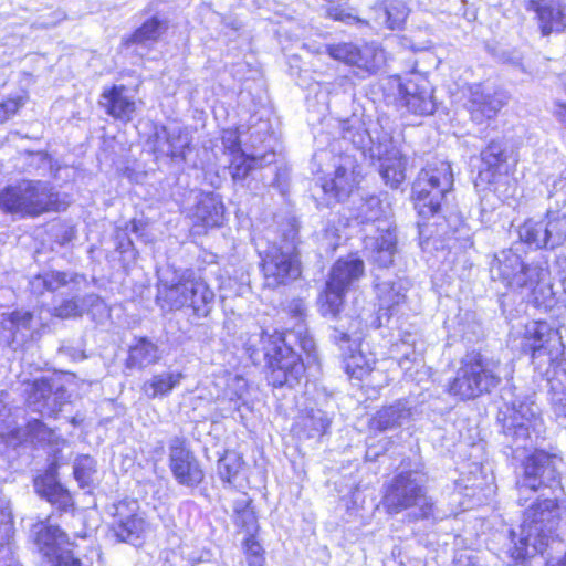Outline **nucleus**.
Instances as JSON below:
<instances>
[{"label": "nucleus", "instance_id": "nucleus-1", "mask_svg": "<svg viewBox=\"0 0 566 566\" xmlns=\"http://www.w3.org/2000/svg\"><path fill=\"white\" fill-rule=\"evenodd\" d=\"M559 497L547 492L545 496L539 494L536 502L525 511L520 534L511 532L513 546L509 552L513 559L524 560L537 554L543 556L549 543L560 546L553 537L564 512Z\"/></svg>", "mask_w": 566, "mask_h": 566}, {"label": "nucleus", "instance_id": "nucleus-2", "mask_svg": "<svg viewBox=\"0 0 566 566\" xmlns=\"http://www.w3.org/2000/svg\"><path fill=\"white\" fill-rule=\"evenodd\" d=\"M280 343L279 337L255 326L245 334L243 346L253 364H266L269 381L273 386L294 387L304 376L305 367L297 353Z\"/></svg>", "mask_w": 566, "mask_h": 566}, {"label": "nucleus", "instance_id": "nucleus-3", "mask_svg": "<svg viewBox=\"0 0 566 566\" xmlns=\"http://www.w3.org/2000/svg\"><path fill=\"white\" fill-rule=\"evenodd\" d=\"M382 505L390 515L406 512L409 522L440 518L436 514L434 502L427 494L416 472H401L387 484Z\"/></svg>", "mask_w": 566, "mask_h": 566}, {"label": "nucleus", "instance_id": "nucleus-4", "mask_svg": "<svg viewBox=\"0 0 566 566\" xmlns=\"http://www.w3.org/2000/svg\"><path fill=\"white\" fill-rule=\"evenodd\" d=\"M500 361L479 352H471L460 360L453 379L448 384V392L460 400L475 399L489 394L501 382Z\"/></svg>", "mask_w": 566, "mask_h": 566}, {"label": "nucleus", "instance_id": "nucleus-5", "mask_svg": "<svg viewBox=\"0 0 566 566\" xmlns=\"http://www.w3.org/2000/svg\"><path fill=\"white\" fill-rule=\"evenodd\" d=\"M0 208L20 218H34L57 210V193L49 182L24 179L0 191Z\"/></svg>", "mask_w": 566, "mask_h": 566}, {"label": "nucleus", "instance_id": "nucleus-6", "mask_svg": "<svg viewBox=\"0 0 566 566\" xmlns=\"http://www.w3.org/2000/svg\"><path fill=\"white\" fill-rule=\"evenodd\" d=\"M157 301L163 308H190L197 317H207L214 303V292L205 280L192 272L182 273L176 282H161Z\"/></svg>", "mask_w": 566, "mask_h": 566}, {"label": "nucleus", "instance_id": "nucleus-7", "mask_svg": "<svg viewBox=\"0 0 566 566\" xmlns=\"http://www.w3.org/2000/svg\"><path fill=\"white\" fill-rule=\"evenodd\" d=\"M453 188V171L444 160H434L418 174L412 185L415 208L422 218L437 214Z\"/></svg>", "mask_w": 566, "mask_h": 566}, {"label": "nucleus", "instance_id": "nucleus-8", "mask_svg": "<svg viewBox=\"0 0 566 566\" xmlns=\"http://www.w3.org/2000/svg\"><path fill=\"white\" fill-rule=\"evenodd\" d=\"M490 275L495 282L518 292L532 293L543 280L544 270L538 264L525 263L513 249L496 252L490 262Z\"/></svg>", "mask_w": 566, "mask_h": 566}, {"label": "nucleus", "instance_id": "nucleus-9", "mask_svg": "<svg viewBox=\"0 0 566 566\" xmlns=\"http://www.w3.org/2000/svg\"><path fill=\"white\" fill-rule=\"evenodd\" d=\"M560 459L556 454L547 453L543 450H536L528 455L524 462V475L518 482V490L539 491L541 496L546 492L552 495H562L563 489L558 478L557 467Z\"/></svg>", "mask_w": 566, "mask_h": 566}, {"label": "nucleus", "instance_id": "nucleus-10", "mask_svg": "<svg viewBox=\"0 0 566 566\" xmlns=\"http://www.w3.org/2000/svg\"><path fill=\"white\" fill-rule=\"evenodd\" d=\"M264 285L276 289L296 280L301 274L296 248L292 244H273L262 256Z\"/></svg>", "mask_w": 566, "mask_h": 566}, {"label": "nucleus", "instance_id": "nucleus-11", "mask_svg": "<svg viewBox=\"0 0 566 566\" xmlns=\"http://www.w3.org/2000/svg\"><path fill=\"white\" fill-rule=\"evenodd\" d=\"M149 530L150 524L136 500H123L114 505L112 532L119 542L138 545Z\"/></svg>", "mask_w": 566, "mask_h": 566}, {"label": "nucleus", "instance_id": "nucleus-12", "mask_svg": "<svg viewBox=\"0 0 566 566\" xmlns=\"http://www.w3.org/2000/svg\"><path fill=\"white\" fill-rule=\"evenodd\" d=\"M28 406L35 412L46 416L57 413L67 402L69 394L60 378H39L27 384Z\"/></svg>", "mask_w": 566, "mask_h": 566}, {"label": "nucleus", "instance_id": "nucleus-13", "mask_svg": "<svg viewBox=\"0 0 566 566\" xmlns=\"http://www.w3.org/2000/svg\"><path fill=\"white\" fill-rule=\"evenodd\" d=\"M325 51L332 59L369 74L377 72L386 59L384 50L375 44L359 46L350 42H343L326 45Z\"/></svg>", "mask_w": 566, "mask_h": 566}, {"label": "nucleus", "instance_id": "nucleus-14", "mask_svg": "<svg viewBox=\"0 0 566 566\" xmlns=\"http://www.w3.org/2000/svg\"><path fill=\"white\" fill-rule=\"evenodd\" d=\"M398 88L399 101L410 112L418 115H430L436 109L432 87L429 81L419 73H412L406 80H394Z\"/></svg>", "mask_w": 566, "mask_h": 566}, {"label": "nucleus", "instance_id": "nucleus-15", "mask_svg": "<svg viewBox=\"0 0 566 566\" xmlns=\"http://www.w3.org/2000/svg\"><path fill=\"white\" fill-rule=\"evenodd\" d=\"M36 545L43 555L44 566H81L70 549L67 535L54 525H41L36 532Z\"/></svg>", "mask_w": 566, "mask_h": 566}, {"label": "nucleus", "instance_id": "nucleus-16", "mask_svg": "<svg viewBox=\"0 0 566 566\" xmlns=\"http://www.w3.org/2000/svg\"><path fill=\"white\" fill-rule=\"evenodd\" d=\"M509 96L504 91L475 84L469 87V94L464 104L471 119L482 124L494 118L507 103Z\"/></svg>", "mask_w": 566, "mask_h": 566}, {"label": "nucleus", "instance_id": "nucleus-17", "mask_svg": "<svg viewBox=\"0 0 566 566\" xmlns=\"http://www.w3.org/2000/svg\"><path fill=\"white\" fill-rule=\"evenodd\" d=\"M169 468L179 484L196 486L203 480V471L182 438L175 437L169 442Z\"/></svg>", "mask_w": 566, "mask_h": 566}, {"label": "nucleus", "instance_id": "nucleus-18", "mask_svg": "<svg viewBox=\"0 0 566 566\" xmlns=\"http://www.w3.org/2000/svg\"><path fill=\"white\" fill-rule=\"evenodd\" d=\"M369 155L380 161V175L386 185L398 188L405 181L407 159L390 137L385 135L378 145H373Z\"/></svg>", "mask_w": 566, "mask_h": 566}, {"label": "nucleus", "instance_id": "nucleus-19", "mask_svg": "<svg viewBox=\"0 0 566 566\" xmlns=\"http://www.w3.org/2000/svg\"><path fill=\"white\" fill-rule=\"evenodd\" d=\"M559 337L557 332L546 322H532L526 325L522 340V350L532 358L543 355L552 356Z\"/></svg>", "mask_w": 566, "mask_h": 566}, {"label": "nucleus", "instance_id": "nucleus-20", "mask_svg": "<svg viewBox=\"0 0 566 566\" xmlns=\"http://www.w3.org/2000/svg\"><path fill=\"white\" fill-rule=\"evenodd\" d=\"M359 182L357 165L352 156L345 155L336 165L334 177L325 180L322 189L337 201L344 200Z\"/></svg>", "mask_w": 566, "mask_h": 566}, {"label": "nucleus", "instance_id": "nucleus-21", "mask_svg": "<svg viewBox=\"0 0 566 566\" xmlns=\"http://www.w3.org/2000/svg\"><path fill=\"white\" fill-rule=\"evenodd\" d=\"M365 247L371 261L379 268L390 266L397 253V237L392 223L384 221V227H377L376 235L366 237Z\"/></svg>", "mask_w": 566, "mask_h": 566}, {"label": "nucleus", "instance_id": "nucleus-22", "mask_svg": "<svg viewBox=\"0 0 566 566\" xmlns=\"http://www.w3.org/2000/svg\"><path fill=\"white\" fill-rule=\"evenodd\" d=\"M537 413L538 408L534 403L521 402L517 408L513 407L504 420V433L512 437L515 443L527 440L536 424Z\"/></svg>", "mask_w": 566, "mask_h": 566}, {"label": "nucleus", "instance_id": "nucleus-23", "mask_svg": "<svg viewBox=\"0 0 566 566\" xmlns=\"http://www.w3.org/2000/svg\"><path fill=\"white\" fill-rule=\"evenodd\" d=\"M527 9L536 12L543 35L566 28V7L559 0H530Z\"/></svg>", "mask_w": 566, "mask_h": 566}, {"label": "nucleus", "instance_id": "nucleus-24", "mask_svg": "<svg viewBox=\"0 0 566 566\" xmlns=\"http://www.w3.org/2000/svg\"><path fill=\"white\" fill-rule=\"evenodd\" d=\"M101 105L106 113L119 120L128 122L136 112V102L124 85H114L102 94Z\"/></svg>", "mask_w": 566, "mask_h": 566}, {"label": "nucleus", "instance_id": "nucleus-25", "mask_svg": "<svg viewBox=\"0 0 566 566\" xmlns=\"http://www.w3.org/2000/svg\"><path fill=\"white\" fill-rule=\"evenodd\" d=\"M365 271L363 260L354 255L339 259L332 268L329 281L333 286L340 285L346 291L357 282Z\"/></svg>", "mask_w": 566, "mask_h": 566}, {"label": "nucleus", "instance_id": "nucleus-26", "mask_svg": "<svg viewBox=\"0 0 566 566\" xmlns=\"http://www.w3.org/2000/svg\"><path fill=\"white\" fill-rule=\"evenodd\" d=\"M411 417V410L406 402L399 400L384 407L370 420V428L385 431L402 426Z\"/></svg>", "mask_w": 566, "mask_h": 566}, {"label": "nucleus", "instance_id": "nucleus-27", "mask_svg": "<svg viewBox=\"0 0 566 566\" xmlns=\"http://www.w3.org/2000/svg\"><path fill=\"white\" fill-rule=\"evenodd\" d=\"M84 277L71 272L50 271L34 276L30 284L32 292L43 294L45 291L54 292L69 284L78 285Z\"/></svg>", "mask_w": 566, "mask_h": 566}, {"label": "nucleus", "instance_id": "nucleus-28", "mask_svg": "<svg viewBox=\"0 0 566 566\" xmlns=\"http://www.w3.org/2000/svg\"><path fill=\"white\" fill-rule=\"evenodd\" d=\"M483 169L479 172L481 180L492 184L501 167L506 163L505 147L500 142H491L481 153Z\"/></svg>", "mask_w": 566, "mask_h": 566}, {"label": "nucleus", "instance_id": "nucleus-29", "mask_svg": "<svg viewBox=\"0 0 566 566\" xmlns=\"http://www.w3.org/2000/svg\"><path fill=\"white\" fill-rule=\"evenodd\" d=\"M329 423L324 411L312 409L298 417L294 431L300 438L313 439L324 434Z\"/></svg>", "mask_w": 566, "mask_h": 566}, {"label": "nucleus", "instance_id": "nucleus-30", "mask_svg": "<svg viewBox=\"0 0 566 566\" xmlns=\"http://www.w3.org/2000/svg\"><path fill=\"white\" fill-rule=\"evenodd\" d=\"M193 217L203 227H218L223 220V205L213 193H206L198 201Z\"/></svg>", "mask_w": 566, "mask_h": 566}, {"label": "nucleus", "instance_id": "nucleus-31", "mask_svg": "<svg viewBox=\"0 0 566 566\" xmlns=\"http://www.w3.org/2000/svg\"><path fill=\"white\" fill-rule=\"evenodd\" d=\"M251 504L252 500L247 494H241L233 503V521L248 536H255L259 524L254 507Z\"/></svg>", "mask_w": 566, "mask_h": 566}, {"label": "nucleus", "instance_id": "nucleus-32", "mask_svg": "<svg viewBox=\"0 0 566 566\" xmlns=\"http://www.w3.org/2000/svg\"><path fill=\"white\" fill-rule=\"evenodd\" d=\"M378 24H386L390 30L399 29L405 23L409 9L402 0H390L385 6L375 8Z\"/></svg>", "mask_w": 566, "mask_h": 566}, {"label": "nucleus", "instance_id": "nucleus-33", "mask_svg": "<svg viewBox=\"0 0 566 566\" xmlns=\"http://www.w3.org/2000/svg\"><path fill=\"white\" fill-rule=\"evenodd\" d=\"M184 378L181 373H161L154 375L143 386L148 398L155 399L168 395Z\"/></svg>", "mask_w": 566, "mask_h": 566}, {"label": "nucleus", "instance_id": "nucleus-34", "mask_svg": "<svg viewBox=\"0 0 566 566\" xmlns=\"http://www.w3.org/2000/svg\"><path fill=\"white\" fill-rule=\"evenodd\" d=\"M390 208L377 196L365 198L358 208V218L361 223L378 222L377 227H384V221L390 222L388 216Z\"/></svg>", "mask_w": 566, "mask_h": 566}, {"label": "nucleus", "instance_id": "nucleus-35", "mask_svg": "<svg viewBox=\"0 0 566 566\" xmlns=\"http://www.w3.org/2000/svg\"><path fill=\"white\" fill-rule=\"evenodd\" d=\"M546 231L544 218L535 220L530 218L525 220L517 230L522 242L533 249H547Z\"/></svg>", "mask_w": 566, "mask_h": 566}, {"label": "nucleus", "instance_id": "nucleus-36", "mask_svg": "<svg viewBox=\"0 0 566 566\" xmlns=\"http://www.w3.org/2000/svg\"><path fill=\"white\" fill-rule=\"evenodd\" d=\"M377 297L381 308L388 311L392 310L396 305H399L405 301L406 289L401 281L391 282L384 281L375 284Z\"/></svg>", "mask_w": 566, "mask_h": 566}, {"label": "nucleus", "instance_id": "nucleus-37", "mask_svg": "<svg viewBox=\"0 0 566 566\" xmlns=\"http://www.w3.org/2000/svg\"><path fill=\"white\" fill-rule=\"evenodd\" d=\"M547 249H555L566 242V216L548 211L544 217Z\"/></svg>", "mask_w": 566, "mask_h": 566}, {"label": "nucleus", "instance_id": "nucleus-38", "mask_svg": "<svg viewBox=\"0 0 566 566\" xmlns=\"http://www.w3.org/2000/svg\"><path fill=\"white\" fill-rule=\"evenodd\" d=\"M25 436L31 442L42 446H59L64 440L41 420L29 421L25 428Z\"/></svg>", "mask_w": 566, "mask_h": 566}, {"label": "nucleus", "instance_id": "nucleus-39", "mask_svg": "<svg viewBox=\"0 0 566 566\" xmlns=\"http://www.w3.org/2000/svg\"><path fill=\"white\" fill-rule=\"evenodd\" d=\"M346 290L340 285L333 286L332 281L326 282V289L321 296V311L323 315L335 317L342 310Z\"/></svg>", "mask_w": 566, "mask_h": 566}, {"label": "nucleus", "instance_id": "nucleus-40", "mask_svg": "<svg viewBox=\"0 0 566 566\" xmlns=\"http://www.w3.org/2000/svg\"><path fill=\"white\" fill-rule=\"evenodd\" d=\"M158 348L157 346L143 338L132 347L129 353V361L134 366L146 367L155 364L158 360Z\"/></svg>", "mask_w": 566, "mask_h": 566}, {"label": "nucleus", "instance_id": "nucleus-41", "mask_svg": "<svg viewBox=\"0 0 566 566\" xmlns=\"http://www.w3.org/2000/svg\"><path fill=\"white\" fill-rule=\"evenodd\" d=\"M375 358L367 357L360 350L353 353L345 359V370L350 378L364 379L371 374Z\"/></svg>", "mask_w": 566, "mask_h": 566}, {"label": "nucleus", "instance_id": "nucleus-42", "mask_svg": "<svg viewBox=\"0 0 566 566\" xmlns=\"http://www.w3.org/2000/svg\"><path fill=\"white\" fill-rule=\"evenodd\" d=\"M166 22L154 17L143 23L129 39L132 43L146 44L147 42L157 41L160 35L166 31Z\"/></svg>", "mask_w": 566, "mask_h": 566}, {"label": "nucleus", "instance_id": "nucleus-43", "mask_svg": "<svg viewBox=\"0 0 566 566\" xmlns=\"http://www.w3.org/2000/svg\"><path fill=\"white\" fill-rule=\"evenodd\" d=\"M242 459L234 451H226L223 457L218 460V473L226 482H231L242 468Z\"/></svg>", "mask_w": 566, "mask_h": 566}, {"label": "nucleus", "instance_id": "nucleus-44", "mask_svg": "<svg viewBox=\"0 0 566 566\" xmlns=\"http://www.w3.org/2000/svg\"><path fill=\"white\" fill-rule=\"evenodd\" d=\"M33 315L29 311H15L8 314L3 321L2 326L4 329L11 332L13 335L30 331Z\"/></svg>", "mask_w": 566, "mask_h": 566}, {"label": "nucleus", "instance_id": "nucleus-45", "mask_svg": "<svg viewBox=\"0 0 566 566\" xmlns=\"http://www.w3.org/2000/svg\"><path fill=\"white\" fill-rule=\"evenodd\" d=\"M258 159L245 156L243 153H234L230 164L231 176L234 180H243L255 168Z\"/></svg>", "mask_w": 566, "mask_h": 566}, {"label": "nucleus", "instance_id": "nucleus-46", "mask_svg": "<svg viewBox=\"0 0 566 566\" xmlns=\"http://www.w3.org/2000/svg\"><path fill=\"white\" fill-rule=\"evenodd\" d=\"M171 128L160 127L156 128L154 135L151 136L149 143L151 144V149L156 155V158L169 157L171 154L170 145H171Z\"/></svg>", "mask_w": 566, "mask_h": 566}, {"label": "nucleus", "instance_id": "nucleus-47", "mask_svg": "<svg viewBox=\"0 0 566 566\" xmlns=\"http://www.w3.org/2000/svg\"><path fill=\"white\" fill-rule=\"evenodd\" d=\"M96 463L90 455H81L74 462V475L78 483L88 485L96 473Z\"/></svg>", "mask_w": 566, "mask_h": 566}, {"label": "nucleus", "instance_id": "nucleus-48", "mask_svg": "<svg viewBox=\"0 0 566 566\" xmlns=\"http://www.w3.org/2000/svg\"><path fill=\"white\" fill-rule=\"evenodd\" d=\"M171 154L170 159L175 163H181L186 159V150L189 147L190 139L187 133L179 127L171 128Z\"/></svg>", "mask_w": 566, "mask_h": 566}, {"label": "nucleus", "instance_id": "nucleus-49", "mask_svg": "<svg viewBox=\"0 0 566 566\" xmlns=\"http://www.w3.org/2000/svg\"><path fill=\"white\" fill-rule=\"evenodd\" d=\"M344 139L349 140L357 149L363 151H369L373 145H378V142L375 143L361 126L355 129L354 127L344 128Z\"/></svg>", "mask_w": 566, "mask_h": 566}, {"label": "nucleus", "instance_id": "nucleus-50", "mask_svg": "<svg viewBox=\"0 0 566 566\" xmlns=\"http://www.w3.org/2000/svg\"><path fill=\"white\" fill-rule=\"evenodd\" d=\"M247 394V381L239 376L231 378L226 390L228 399L234 403V409L239 410L241 403L244 402Z\"/></svg>", "mask_w": 566, "mask_h": 566}, {"label": "nucleus", "instance_id": "nucleus-51", "mask_svg": "<svg viewBox=\"0 0 566 566\" xmlns=\"http://www.w3.org/2000/svg\"><path fill=\"white\" fill-rule=\"evenodd\" d=\"M245 558L249 566H264V549L261 544L255 541L254 536H248L244 542Z\"/></svg>", "mask_w": 566, "mask_h": 566}, {"label": "nucleus", "instance_id": "nucleus-52", "mask_svg": "<svg viewBox=\"0 0 566 566\" xmlns=\"http://www.w3.org/2000/svg\"><path fill=\"white\" fill-rule=\"evenodd\" d=\"M53 315L63 319L80 317L83 315V306L77 298L64 300L53 308Z\"/></svg>", "mask_w": 566, "mask_h": 566}, {"label": "nucleus", "instance_id": "nucleus-53", "mask_svg": "<svg viewBox=\"0 0 566 566\" xmlns=\"http://www.w3.org/2000/svg\"><path fill=\"white\" fill-rule=\"evenodd\" d=\"M25 101L22 96L8 98L0 103V123L10 119L24 105Z\"/></svg>", "mask_w": 566, "mask_h": 566}, {"label": "nucleus", "instance_id": "nucleus-54", "mask_svg": "<svg viewBox=\"0 0 566 566\" xmlns=\"http://www.w3.org/2000/svg\"><path fill=\"white\" fill-rule=\"evenodd\" d=\"M52 233L60 244H65L75 237L74 228L66 224L52 227Z\"/></svg>", "mask_w": 566, "mask_h": 566}, {"label": "nucleus", "instance_id": "nucleus-55", "mask_svg": "<svg viewBox=\"0 0 566 566\" xmlns=\"http://www.w3.org/2000/svg\"><path fill=\"white\" fill-rule=\"evenodd\" d=\"M48 500L52 503H61L63 505H66L70 501L69 493L62 489L61 485H53L50 486L46 492Z\"/></svg>", "mask_w": 566, "mask_h": 566}, {"label": "nucleus", "instance_id": "nucleus-56", "mask_svg": "<svg viewBox=\"0 0 566 566\" xmlns=\"http://www.w3.org/2000/svg\"><path fill=\"white\" fill-rule=\"evenodd\" d=\"M332 337L336 343H355L359 339L357 331H354L352 327H349L347 331H340L338 328H335Z\"/></svg>", "mask_w": 566, "mask_h": 566}, {"label": "nucleus", "instance_id": "nucleus-57", "mask_svg": "<svg viewBox=\"0 0 566 566\" xmlns=\"http://www.w3.org/2000/svg\"><path fill=\"white\" fill-rule=\"evenodd\" d=\"M11 532V514L4 510L0 511V533H3L1 538H9Z\"/></svg>", "mask_w": 566, "mask_h": 566}, {"label": "nucleus", "instance_id": "nucleus-58", "mask_svg": "<svg viewBox=\"0 0 566 566\" xmlns=\"http://www.w3.org/2000/svg\"><path fill=\"white\" fill-rule=\"evenodd\" d=\"M80 304L83 306V312L87 307H98L103 306V302L101 297L94 293L87 294L80 300Z\"/></svg>", "mask_w": 566, "mask_h": 566}, {"label": "nucleus", "instance_id": "nucleus-59", "mask_svg": "<svg viewBox=\"0 0 566 566\" xmlns=\"http://www.w3.org/2000/svg\"><path fill=\"white\" fill-rule=\"evenodd\" d=\"M551 186L555 192L566 191V168L560 172L559 177L552 180Z\"/></svg>", "mask_w": 566, "mask_h": 566}, {"label": "nucleus", "instance_id": "nucleus-60", "mask_svg": "<svg viewBox=\"0 0 566 566\" xmlns=\"http://www.w3.org/2000/svg\"><path fill=\"white\" fill-rule=\"evenodd\" d=\"M554 114L566 126V102H556Z\"/></svg>", "mask_w": 566, "mask_h": 566}, {"label": "nucleus", "instance_id": "nucleus-61", "mask_svg": "<svg viewBox=\"0 0 566 566\" xmlns=\"http://www.w3.org/2000/svg\"><path fill=\"white\" fill-rule=\"evenodd\" d=\"M328 15L333 18L334 20L338 21H347L350 19H354L350 14L345 13L342 9L334 8L328 10Z\"/></svg>", "mask_w": 566, "mask_h": 566}, {"label": "nucleus", "instance_id": "nucleus-62", "mask_svg": "<svg viewBox=\"0 0 566 566\" xmlns=\"http://www.w3.org/2000/svg\"><path fill=\"white\" fill-rule=\"evenodd\" d=\"M8 398L9 395L7 391H0V417H3L9 412Z\"/></svg>", "mask_w": 566, "mask_h": 566}, {"label": "nucleus", "instance_id": "nucleus-63", "mask_svg": "<svg viewBox=\"0 0 566 566\" xmlns=\"http://www.w3.org/2000/svg\"><path fill=\"white\" fill-rule=\"evenodd\" d=\"M546 566H566V552L562 557H549L546 560Z\"/></svg>", "mask_w": 566, "mask_h": 566}, {"label": "nucleus", "instance_id": "nucleus-64", "mask_svg": "<svg viewBox=\"0 0 566 566\" xmlns=\"http://www.w3.org/2000/svg\"><path fill=\"white\" fill-rule=\"evenodd\" d=\"M546 566H566V552L562 557H549L546 560Z\"/></svg>", "mask_w": 566, "mask_h": 566}]
</instances>
